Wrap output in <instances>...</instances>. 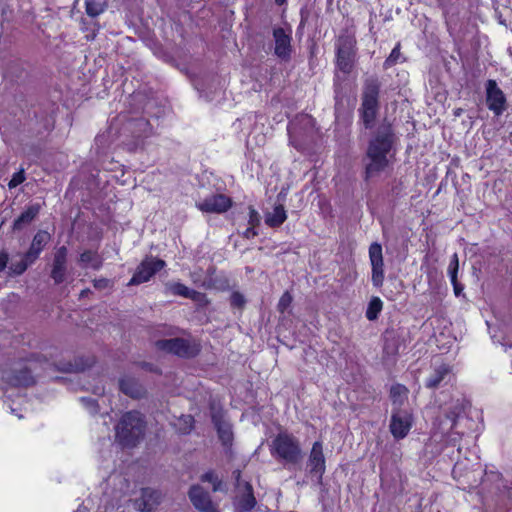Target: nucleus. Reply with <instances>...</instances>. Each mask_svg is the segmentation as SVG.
Wrapping results in <instances>:
<instances>
[{
	"instance_id": "393cba45",
	"label": "nucleus",
	"mask_w": 512,
	"mask_h": 512,
	"mask_svg": "<svg viewBox=\"0 0 512 512\" xmlns=\"http://www.w3.org/2000/svg\"><path fill=\"white\" fill-rule=\"evenodd\" d=\"M5 379L8 383L14 386L23 385L27 386L33 382L32 376L28 369H23L19 371L18 375L14 376H5Z\"/></svg>"
},
{
	"instance_id": "4be33fe9",
	"label": "nucleus",
	"mask_w": 512,
	"mask_h": 512,
	"mask_svg": "<svg viewBox=\"0 0 512 512\" xmlns=\"http://www.w3.org/2000/svg\"><path fill=\"white\" fill-rule=\"evenodd\" d=\"M287 218L283 205H277L272 212L266 214L265 223L270 227L280 226Z\"/></svg>"
},
{
	"instance_id": "c03bdc74",
	"label": "nucleus",
	"mask_w": 512,
	"mask_h": 512,
	"mask_svg": "<svg viewBox=\"0 0 512 512\" xmlns=\"http://www.w3.org/2000/svg\"><path fill=\"white\" fill-rule=\"evenodd\" d=\"M8 262V254L5 252H0V272L5 269Z\"/></svg>"
},
{
	"instance_id": "ea45409f",
	"label": "nucleus",
	"mask_w": 512,
	"mask_h": 512,
	"mask_svg": "<svg viewBox=\"0 0 512 512\" xmlns=\"http://www.w3.org/2000/svg\"><path fill=\"white\" fill-rule=\"evenodd\" d=\"M188 299H191L195 302H203L205 300V295L201 292H198V291H195V290H192L190 291L188 297Z\"/></svg>"
},
{
	"instance_id": "72a5a7b5",
	"label": "nucleus",
	"mask_w": 512,
	"mask_h": 512,
	"mask_svg": "<svg viewBox=\"0 0 512 512\" xmlns=\"http://www.w3.org/2000/svg\"><path fill=\"white\" fill-rule=\"evenodd\" d=\"M292 300H293V298H292L291 294L288 291L284 292L278 302V306H277L278 310L281 313L285 312L287 310V308L291 305Z\"/></svg>"
},
{
	"instance_id": "9b49d317",
	"label": "nucleus",
	"mask_w": 512,
	"mask_h": 512,
	"mask_svg": "<svg viewBox=\"0 0 512 512\" xmlns=\"http://www.w3.org/2000/svg\"><path fill=\"white\" fill-rule=\"evenodd\" d=\"M234 477L236 486L240 495L238 496V508L241 511H249L256 505V499L253 495V489L249 482L242 481L240 471H235Z\"/></svg>"
},
{
	"instance_id": "3c124183",
	"label": "nucleus",
	"mask_w": 512,
	"mask_h": 512,
	"mask_svg": "<svg viewBox=\"0 0 512 512\" xmlns=\"http://www.w3.org/2000/svg\"><path fill=\"white\" fill-rule=\"evenodd\" d=\"M286 2V0H275V3L277 5H283Z\"/></svg>"
},
{
	"instance_id": "4468645a",
	"label": "nucleus",
	"mask_w": 512,
	"mask_h": 512,
	"mask_svg": "<svg viewBox=\"0 0 512 512\" xmlns=\"http://www.w3.org/2000/svg\"><path fill=\"white\" fill-rule=\"evenodd\" d=\"M67 255L68 250L65 246L59 247L54 253L50 276L54 280L55 284H60L65 280Z\"/></svg>"
},
{
	"instance_id": "a19ab883",
	"label": "nucleus",
	"mask_w": 512,
	"mask_h": 512,
	"mask_svg": "<svg viewBox=\"0 0 512 512\" xmlns=\"http://www.w3.org/2000/svg\"><path fill=\"white\" fill-rule=\"evenodd\" d=\"M453 285V290L456 296H460L463 292L464 287L458 282L457 277L450 279Z\"/></svg>"
},
{
	"instance_id": "49530a36",
	"label": "nucleus",
	"mask_w": 512,
	"mask_h": 512,
	"mask_svg": "<svg viewBox=\"0 0 512 512\" xmlns=\"http://www.w3.org/2000/svg\"><path fill=\"white\" fill-rule=\"evenodd\" d=\"M183 420H184V422H185L186 424H188V426H189L188 428H189V429H191L192 422H193L192 417H191V416H185V417L183 418Z\"/></svg>"
},
{
	"instance_id": "f03ea898",
	"label": "nucleus",
	"mask_w": 512,
	"mask_h": 512,
	"mask_svg": "<svg viewBox=\"0 0 512 512\" xmlns=\"http://www.w3.org/2000/svg\"><path fill=\"white\" fill-rule=\"evenodd\" d=\"M146 421L138 411H129L122 415L115 427L116 440L123 446L134 447L144 437Z\"/></svg>"
},
{
	"instance_id": "aec40b11",
	"label": "nucleus",
	"mask_w": 512,
	"mask_h": 512,
	"mask_svg": "<svg viewBox=\"0 0 512 512\" xmlns=\"http://www.w3.org/2000/svg\"><path fill=\"white\" fill-rule=\"evenodd\" d=\"M41 204L34 203L29 205L13 223L14 230H21L25 225L31 223L41 210Z\"/></svg>"
},
{
	"instance_id": "20e7f679",
	"label": "nucleus",
	"mask_w": 512,
	"mask_h": 512,
	"mask_svg": "<svg viewBox=\"0 0 512 512\" xmlns=\"http://www.w3.org/2000/svg\"><path fill=\"white\" fill-rule=\"evenodd\" d=\"M379 83L376 79H368L365 82L362 97V119L364 125L371 127L378 111Z\"/></svg>"
},
{
	"instance_id": "b1692460",
	"label": "nucleus",
	"mask_w": 512,
	"mask_h": 512,
	"mask_svg": "<svg viewBox=\"0 0 512 512\" xmlns=\"http://www.w3.org/2000/svg\"><path fill=\"white\" fill-rule=\"evenodd\" d=\"M79 261L84 268L91 267L95 270H98L102 266L101 257L98 255L97 252H93L90 250L84 251L80 255Z\"/></svg>"
},
{
	"instance_id": "a18cd8bd",
	"label": "nucleus",
	"mask_w": 512,
	"mask_h": 512,
	"mask_svg": "<svg viewBox=\"0 0 512 512\" xmlns=\"http://www.w3.org/2000/svg\"><path fill=\"white\" fill-rule=\"evenodd\" d=\"M258 222V214L254 209L250 211V223L254 225V223Z\"/></svg>"
},
{
	"instance_id": "7c9ffc66",
	"label": "nucleus",
	"mask_w": 512,
	"mask_h": 512,
	"mask_svg": "<svg viewBox=\"0 0 512 512\" xmlns=\"http://www.w3.org/2000/svg\"><path fill=\"white\" fill-rule=\"evenodd\" d=\"M354 43L355 41L351 37H344L339 39L338 50H340L343 54H353L354 55Z\"/></svg>"
},
{
	"instance_id": "4c0bfd02",
	"label": "nucleus",
	"mask_w": 512,
	"mask_h": 512,
	"mask_svg": "<svg viewBox=\"0 0 512 512\" xmlns=\"http://www.w3.org/2000/svg\"><path fill=\"white\" fill-rule=\"evenodd\" d=\"M230 302L232 306L241 308L245 304V299L239 292H233L230 297Z\"/></svg>"
},
{
	"instance_id": "79ce46f5",
	"label": "nucleus",
	"mask_w": 512,
	"mask_h": 512,
	"mask_svg": "<svg viewBox=\"0 0 512 512\" xmlns=\"http://www.w3.org/2000/svg\"><path fill=\"white\" fill-rule=\"evenodd\" d=\"M191 278H192V281H193L195 284H197V285H199V286H201V287H205V288L209 287L208 285H206V283H205V282H202V281H201V279H200V273H199V272H192V273H191Z\"/></svg>"
},
{
	"instance_id": "f257e3e1",
	"label": "nucleus",
	"mask_w": 512,
	"mask_h": 512,
	"mask_svg": "<svg viewBox=\"0 0 512 512\" xmlns=\"http://www.w3.org/2000/svg\"><path fill=\"white\" fill-rule=\"evenodd\" d=\"M392 148V131L389 126L381 128L376 137L370 142L366 155V176L378 175L389 165Z\"/></svg>"
},
{
	"instance_id": "37998d69",
	"label": "nucleus",
	"mask_w": 512,
	"mask_h": 512,
	"mask_svg": "<svg viewBox=\"0 0 512 512\" xmlns=\"http://www.w3.org/2000/svg\"><path fill=\"white\" fill-rule=\"evenodd\" d=\"M109 285V281L105 278L94 280V287L98 289L107 288Z\"/></svg>"
},
{
	"instance_id": "58836bf2",
	"label": "nucleus",
	"mask_w": 512,
	"mask_h": 512,
	"mask_svg": "<svg viewBox=\"0 0 512 512\" xmlns=\"http://www.w3.org/2000/svg\"><path fill=\"white\" fill-rule=\"evenodd\" d=\"M400 55V45L398 44L390 53L386 60V64H394Z\"/></svg>"
},
{
	"instance_id": "39448f33",
	"label": "nucleus",
	"mask_w": 512,
	"mask_h": 512,
	"mask_svg": "<svg viewBox=\"0 0 512 512\" xmlns=\"http://www.w3.org/2000/svg\"><path fill=\"white\" fill-rule=\"evenodd\" d=\"M158 350L169 352L181 357H191L197 354L196 345L183 338L162 339L155 342Z\"/></svg>"
},
{
	"instance_id": "f704fd0d",
	"label": "nucleus",
	"mask_w": 512,
	"mask_h": 512,
	"mask_svg": "<svg viewBox=\"0 0 512 512\" xmlns=\"http://www.w3.org/2000/svg\"><path fill=\"white\" fill-rule=\"evenodd\" d=\"M24 181H25V174H24V170L21 169L18 172L13 174L11 180L8 183V187L10 189H13V188L17 187L18 185H20L21 183H23Z\"/></svg>"
},
{
	"instance_id": "09e8293b",
	"label": "nucleus",
	"mask_w": 512,
	"mask_h": 512,
	"mask_svg": "<svg viewBox=\"0 0 512 512\" xmlns=\"http://www.w3.org/2000/svg\"><path fill=\"white\" fill-rule=\"evenodd\" d=\"M459 469H460V464L456 463V465L454 466V469H453V473L456 474Z\"/></svg>"
},
{
	"instance_id": "9d476101",
	"label": "nucleus",
	"mask_w": 512,
	"mask_h": 512,
	"mask_svg": "<svg viewBox=\"0 0 512 512\" xmlns=\"http://www.w3.org/2000/svg\"><path fill=\"white\" fill-rule=\"evenodd\" d=\"M231 205V199L223 194H212L196 202V207L204 213H224Z\"/></svg>"
},
{
	"instance_id": "2eb2a0df",
	"label": "nucleus",
	"mask_w": 512,
	"mask_h": 512,
	"mask_svg": "<svg viewBox=\"0 0 512 512\" xmlns=\"http://www.w3.org/2000/svg\"><path fill=\"white\" fill-rule=\"evenodd\" d=\"M310 472L316 474L319 478L325 472V457L323 454L322 443L317 441L313 444L308 461Z\"/></svg>"
},
{
	"instance_id": "a878e982",
	"label": "nucleus",
	"mask_w": 512,
	"mask_h": 512,
	"mask_svg": "<svg viewBox=\"0 0 512 512\" xmlns=\"http://www.w3.org/2000/svg\"><path fill=\"white\" fill-rule=\"evenodd\" d=\"M383 303L380 298L374 297L370 300L366 311V317L368 320L377 319L379 313L382 310Z\"/></svg>"
},
{
	"instance_id": "a211bd4d",
	"label": "nucleus",
	"mask_w": 512,
	"mask_h": 512,
	"mask_svg": "<svg viewBox=\"0 0 512 512\" xmlns=\"http://www.w3.org/2000/svg\"><path fill=\"white\" fill-rule=\"evenodd\" d=\"M120 390L127 396L140 399L145 396L144 387L133 377L125 376L119 380Z\"/></svg>"
},
{
	"instance_id": "5701e85b",
	"label": "nucleus",
	"mask_w": 512,
	"mask_h": 512,
	"mask_svg": "<svg viewBox=\"0 0 512 512\" xmlns=\"http://www.w3.org/2000/svg\"><path fill=\"white\" fill-rule=\"evenodd\" d=\"M390 397L394 408L401 409V406L406 402L408 397V389L401 384L393 385L390 389Z\"/></svg>"
},
{
	"instance_id": "2f4dec72",
	"label": "nucleus",
	"mask_w": 512,
	"mask_h": 512,
	"mask_svg": "<svg viewBox=\"0 0 512 512\" xmlns=\"http://www.w3.org/2000/svg\"><path fill=\"white\" fill-rule=\"evenodd\" d=\"M201 480L203 482H209L213 485V491H218L220 489L221 481L217 478V476L213 472H207L201 476Z\"/></svg>"
},
{
	"instance_id": "8fccbe9b",
	"label": "nucleus",
	"mask_w": 512,
	"mask_h": 512,
	"mask_svg": "<svg viewBox=\"0 0 512 512\" xmlns=\"http://www.w3.org/2000/svg\"><path fill=\"white\" fill-rule=\"evenodd\" d=\"M82 401L87 402L89 405H94V402L92 400L82 398Z\"/></svg>"
},
{
	"instance_id": "1a4fd4ad",
	"label": "nucleus",
	"mask_w": 512,
	"mask_h": 512,
	"mask_svg": "<svg viewBox=\"0 0 512 512\" xmlns=\"http://www.w3.org/2000/svg\"><path fill=\"white\" fill-rule=\"evenodd\" d=\"M369 259L372 268V284L375 287H381L384 282V261L382 247L379 243L375 242L370 245Z\"/></svg>"
},
{
	"instance_id": "c756f323",
	"label": "nucleus",
	"mask_w": 512,
	"mask_h": 512,
	"mask_svg": "<svg viewBox=\"0 0 512 512\" xmlns=\"http://www.w3.org/2000/svg\"><path fill=\"white\" fill-rule=\"evenodd\" d=\"M86 13L91 17H96L104 12V5L96 0H85Z\"/></svg>"
},
{
	"instance_id": "6ab92c4d",
	"label": "nucleus",
	"mask_w": 512,
	"mask_h": 512,
	"mask_svg": "<svg viewBox=\"0 0 512 512\" xmlns=\"http://www.w3.org/2000/svg\"><path fill=\"white\" fill-rule=\"evenodd\" d=\"M451 376V369L446 364L434 367L433 372L426 380V387L437 388L443 381H448Z\"/></svg>"
},
{
	"instance_id": "0eeeda50",
	"label": "nucleus",
	"mask_w": 512,
	"mask_h": 512,
	"mask_svg": "<svg viewBox=\"0 0 512 512\" xmlns=\"http://www.w3.org/2000/svg\"><path fill=\"white\" fill-rule=\"evenodd\" d=\"M165 262L161 259L147 257L137 267L133 277L130 279L128 285H139L147 282L158 271L163 269Z\"/></svg>"
},
{
	"instance_id": "de8ad7c7",
	"label": "nucleus",
	"mask_w": 512,
	"mask_h": 512,
	"mask_svg": "<svg viewBox=\"0 0 512 512\" xmlns=\"http://www.w3.org/2000/svg\"><path fill=\"white\" fill-rule=\"evenodd\" d=\"M453 434H454V433H449V440H450L451 442H456V440H457V439H456V437H454V436H453Z\"/></svg>"
},
{
	"instance_id": "ddd939ff",
	"label": "nucleus",
	"mask_w": 512,
	"mask_h": 512,
	"mask_svg": "<svg viewBox=\"0 0 512 512\" xmlns=\"http://www.w3.org/2000/svg\"><path fill=\"white\" fill-rule=\"evenodd\" d=\"M273 37L275 41V55L282 60H289L292 52L290 33H286L283 28H275L273 30Z\"/></svg>"
},
{
	"instance_id": "f8f14e48",
	"label": "nucleus",
	"mask_w": 512,
	"mask_h": 512,
	"mask_svg": "<svg viewBox=\"0 0 512 512\" xmlns=\"http://www.w3.org/2000/svg\"><path fill=\"white\" fill-rule=\"evenodd\" d=\"M189 499L200 512H218L216 505L211 501L210 495L200 485H193L189 490Z\"/></svg>"
},
{
	"instance_id": "6e6552de",
	"label": "nucleus",
	"mask_w": 512,
	"mask_h": 512,
	"mask_svg": "<svg viewBox=\"0 0 512 512\" xmlns=\"http://www.w3.org/2000/svg\"><path fill=\"white\" fill-rule=\"evenodd\" d=\"M486 103L488 109L496 116H500L506 109V97L496 81L492 79L486 82Z\"/></svg>"
},
{
	"instance_id": "423d86ee",
	"label": "nucleus",
	"mask_w": 512,
	"mask_h": 512,
	"mask_svg": "<svg viewBox=\"0 0 512 512\" xmlns=\"http://www.w3.org/2000/svg\"><path fill=\"white\" fill-rule=\"evenodd\" d=\"M413 423V417L407 410L393 408L390 420V432L395 439L405 438Z\"/></svg>"
},
{
	"instance_id": "c85d7f7f",
	"label": "nucleus",
	"mask_w": 512,
	"mask_h": 512,
	"mask_svg": "<svg viewBox=\"0 0 512 512\" xmlns=\"http://www.w3.org/2000/svg\"><path fill=\"white\" fill-rule=\"evenodd\" d=\"M167 290L173 294L187 298L191 289L179 282L168 283Z\"/></svg>"
},
{
	"instance_id": "f3484780",
	"label": "nucleus",
	"mask_w": 512,
	"mask_h": 512,
	"mask_svg": "<svg viewBox=\"0 0 512 512\" xmlns=\"http://www.w3.org/2000/svg\"><path fill=\"white\" fill-rule=\"evenodd\" d=\"M51 236L47 231L40 230L33 237L29 250L26 252V259L33 263L40 255L43 248L50 241Z\"/></svg>"
},
{
	"instance_id": "473e14b6",
	"label": "nucleus",
	"mask_w": 512,
	"mask_h": 512,
	"mask_svg": "<svg viewBox=\"0 0 512 512\" xmlns=\"http://www.w3.org/2000/svg\"><path fill=\"white\" fill-rule=\"evenodd\" d=\"M458 269H459V259H458V255L456 253H454L451 257V260H450V263L448 266V274L450 276V279H455V277H457Z\"/></svg>"
},
{
	"instance_id": "7ed1b4c3",
	"label": "nucleus",
	"mask_w": 512,
	"mask_h": 512,
	"mask_svg": "<svg viewBox=\"0 0 512 512\" xmlns=\"http://www.w3.org/2000/svg\"><path fill=\"white\" fill-rule=\"evenodd\" d=\"M271 455L289 464H296L302 459L299 441L286 432L279 433L271 442Z\"/></svg>"
},
{
	"instance_id": "412c9836",
	"label": "nucleus",
	"mask_w": 512,
	"mask_h": 512,
	"mask_svg": "<svg viewBox=\"0 0 512 512\" xmlns=\"http://www.w3.org/2000/svg\"><path fill=\"white\" fill-rule=\"evenodd\" d=\"M218 436L223 445L230 446L233 441V432L230 423L224 420L215 419Z\"/></svg>"
},
{
	"instance_id": "c9c22d12",
	"label": "nucleus",
	"mask_w": 512,
	"mask_h": 512,
	"mask_svg": "<svg viewBox=\"0 0 512 512\" xmlns=\"http://www.w3.org/2000/svg\"><path fill=\"white\" fill-rule=\"evenodd\" d=\"M94 361L92 359H78L75 361L72 370L76 372L84 371L86 368H89L93 365Z\"/></svg>"
},
{
	"instance_id": "dca6fc26",
	"label": "nucleus",
	"mask_w": 512,
	"mask_h": 512,
	"mask_svg": "<svg viewBox=\"0 0 512 512\" xmlns=\"http://www.w3.org/2000/svg\"><path fill=\"white\" fill-rule=\"evenodd\" d=\"M161 495L158 491L145 488L141 496L136 500V507L141 512H151L160 503Z\"/></svg>"
},
{
	"instance_id": "bb28decb",
	"label": "nucleus",
	"mask_w": 512,
	"mask_h": 512,
	"mask_svg": "<svg viewBox=\"0 0 512 512\" xmlns=\"http://www.w3.org/2000/svg\"><path fill=\"white\" fill-rule=\"evenodd\" d=\"M462 412V406L459 404L455 405L450 413L446 415V419L441 425L447 426L449 430H453L457 425V418Z\"/></svg>"
},
{
	"instance_id": "cd10ccee",
	"label": "nucleus",
	"mask_w": 512,
	"mask_h": 512,
	"mask_svg": "<svg viewBox=\"0 0 512 512\" xmlns=\"http://www.w3.org/2000/svg\"><path fill=\"white\" fill-rule=\"evenodd\" d=\"M353 54H343L340 50L337 53L338 67L345 73L350 72L352 68Z\"/></svg>"
},
{
	"instance_id": "e433bc0d",
	"label": "nucleus",
	"mask_w": 512,
	"mask_h": 512,
	"mask_svg": "<svg viewBox=\"0 0 512 512\" xmlns=\"http://www.w3.org/2000/svg\"><path fill=\"white\" fill-rule=\"evenodd\" d=\"M31 263L27 261L26 259V255L24 256V258L17 264H13L11 266V269L12 271L15 273V274H22L26 269L27 267L30 265Z\"/></svg>"
},
{
	"instance_id": "603ef678",
	"label": "nucleus",
	"mask_w": 512,
	"mask_h": 512,
	"mask_svg": "<svg viewBox=\"0 0 512 512\" xmlns=\"http://www.w3.org/2000/svg\"><path fill=\"white\" fill-rule=\"evenodd\" d=\"M87 293H89V290H88V289H87V290H83V291L81 292V297L85 296Z\"/></svg>"
}]
</instances>
